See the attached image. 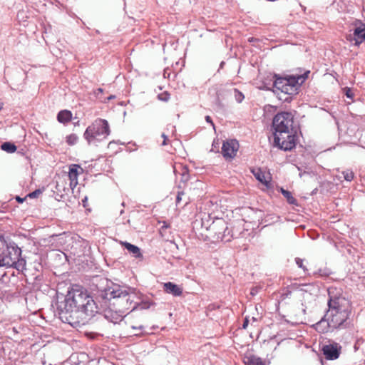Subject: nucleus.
Wrapping results in <instances>:
<instances>
[{
	"mask_svg": "<svg viewBox=\"0 0 365 365\" xmlns=\"http://www.w3.org/2000/svg\"><path fill=\"white\" fill-rule=\"evenodd\" d=\"M327 309L322 319L315 324V329L322 333L329 329H345L351 325L352 304L341 289H328Z\"/></svg>",
	"mask_w": 365,
	"mask_h": 365,
	"instance_id": "1",
	"label": "nucleus"
},
{
	"mask_svg": "<svg viewBox=\"0 0 365 365\" xmlns=\"http://www.w3.org/2000/svg\"><path fill=\"white\" fill-rule=\"evenodd\" d=\"M105 297L110 301L114 309L126 315L128 311L137 309H147L152 304L149 301L135 302L137 298L134 289L113 284L105 290Z\"/></svg>",
	"mask_w": 365,
	"mask_h": 365,
	"instance_id": "2",
	"label": "nucleus"
},
{
	"mask_svg": "<svg viewBox=\"0 0 365 365\" xmlns=\"http://www.w3.org/2000/svg\"><path fill=\"white\" fill-rule=\"evenodd\" d=\"M26 259L21 257V250L14 243L8 245L0 237V267H14L19 272L26 269Z\"/></svg>",
	"mask_w": 365,
	"mask_h": 365,
	"instance_id": "3",
	"label": "nucleus"
},
{
	"mask_svg": "<svg viewBox=\"0 0 365 365\" xmlns=\"http://www.w3.org/2000/svg\"><path fill=\"white\" fill-rule=\"evenodd\" d=\"M56 312L62 322L73 327L83 326L82 317H79L71 292L66 296L58 298L56 302Z\"/></svg>",
	"mask_w": 365,
	"mask_h": 365,
	"instance_id": "4",
	"label": "nucleus"
},
{
	"mask_svg": "<svg viewBox=\"0 0 365 365\" xmlns=\"http://www.w3.org/2000/svg\"><path fill=\"white\" fill-rule=\"evenodd\" d=\"M79 317H82V325L88 321L98 312V308L92 297L87 292L81 290L71 292Z\"/></svg>",
	"mask_w": 365,
	"mask_h": 365,
	"instance_id": "5",
	"label": "nucleus"
},
{
	"mask_svg": "<svg viewBox=\"0 0 365 365\" xmlns=\"http://www.w3.org/2000/svg\"><path fill=\"white\" fill-rule=\"evenodd\" d=\"M110 133L108 122L105 119L97 118L87 127L83 138L88 145L97 146L99 143L106 140Z\"/></svg>",
	"mask_w": 365,
	"mask_h": 365,
	"instance_id": "6",
	"label": "nucleus"
},
{
	"mask_svg": "<svg viewBox=\"0 0 365 365\" xmlns=\"http://www.w3.org/2000/svg\"><path fill=\"white\" fill-rule=\"evenodd\" d=\"M272 127L274 133H285V131L299 129L297 123L294 122V115L291 112H279L273 118Z\"/></svg>",
	"mask_w": 365,
	"mask_h": 365,
	"instance_id": "7",
	"label": "nucleus"
},
{
	"mask_svg": "<svg viewBox=\"0 0 365 365\" xmlns=\"http://www.w3.org/2000/svg\"><path fill=\"white\" fill-rule=\"evenodd\" d=\"M299 129L285 131V133H274V145L284 151L292 150L298 141Z\"/></svg>",
	"mask_w": 365,
	"mask_h": 365,
	"instance_id": "8",
	"label": "nucleus"
},
{
	"mask_svg": "<svg viewBox=\"0 0 365 365\" xmlns=\"http://www.w3.org/2000/svg\"><path fill=\"white\" fill-rule=\"evenodd\" d=\"M207 230L210 232L212 238L217 241L229 242L230 237L226 234V232L230 233L226 222L222 219H217L213 221L209 226Z\"/></svg>",
	"mask_w": 365,
	"mask_h": 365,
	"instance_id": "9",
	"label": "nucleus"
},
{
	"mask_svg": "<svg viewBox=\"0 0 365 365\" xmlns=\"http://www.w3.org/2000/svg\"><path fill=\"white\" fill-rule=\"evenodd\" d=\"M352 25L354 26L352 34L347 36L346 38L354 42L356 46H359L365 40V24L360 20H356Z\"/></svg>",
	"mask_w": 365,
	"mask_h": 365,
	"instance_id": "10",
	"label": "nucleus"
},
{
	"mask_svg": "<svg viewBox=\"0 0 365 365\" xmlns=\"http://www.w3.org/2000/svg\"><path fill=\"white\" fill-rule=\"evenodd\" d=\"M309 74V71H306L302 75H292L285 77L287 81V85H289V87L292 88V95L297 93L298 87L305 81Z\"/></svg>",
	"mask_w": 365,
	"mask_h": 365,
	"instance_id": "11",
	"label": "nucleus"
},
{
	"mask_svg": "<svg viewBox=\"0 0 365 365\" xmlns=\"http://www.w3.org/2000/svg\"><path fill=\"white\" fill-rule=\"evenodd\" d=\"M238 143L235 140L224 142L222 147V154L226 159L233 158L238 150Z\"/></svg>",
	"mask_w": 365,
	"mask_h": 365,
	"instance_id": "12",
	"label": "nucleus"
},
{
	"mask_svg": "<svg viewBox=\"0 0 365 365\" xmlns=\"http://www.w3.org/2000/svg\"><path fill=\"white\" fill-rule=\"evenodd\" d=\"M341 349V346L337 343H333L323 346L322 351L326 359L335 360L339 358Z\"/></svg>",
	"mask_w": 365,
	"mask_h": 365,
	"instance_id": "13",
	"label": "nucleus"
},
{
	"mask_svg": "<svg viewBox=\"0 0 365 365\" xmlns=\"http://www.w3.org/2000/svg\"><path fill=\"white\" fill-rule=\"evenodd\" d=\"M287 81L286 78L277 77L275 76V80L273 83V86L276 90L280 91L286 94L292 95V88L287 85Z\"/></svg>",
	"mask_w": 365,
	"mask_h": 365,
	"instance_id": "14",
	"label": "nucleus"
},
{
	"mask_svg": "<svg viewBox=\"0 0 365 365\" xmlns=\"http://www.w3.org/2000/svg\"><path fill=\"white\" fill-rule=\"evenodd\" d=\"M125 316V315L124 314H121L118 310L113 309L111 308L106 309L104 312L105 318L113 324L121 322Z\"/></svg>",
	"mask_w": 365,
	"mask_h": 365,
	"instance_id": "15",
	"label": "nucleus"
},
{
	"mask_svg": "<svg viewBox=\"0 0 365 365\" xmlns=\"http://www.w3.org/2000/svg\"><path fill=\"white\" fill-rule=\"evenodd\" d=\"M78 169H81L78 165L73 164L69 168L68 172V178L70 180V185L76 186L78 184Z\"/></svg>",
	"mask_w": 365,
	"mask_h": 365,
	"instance_id": "16",
	"label": "nucleus"
},
{
	"mask_svg": "<svg viewBox=\"0 0 365 365\" xmlns=\"http://www.w3.org/2000/svg\"><path fill=\"white\" fill-rule=\"evenodd\" d=\"M163 287L165 292L175 297L180 296L182 293V289L181 287L170 282L165 283Z\"/></svg>",
	"mask_w": 365,
	"mask_h": 365,
	"instance_id": "17",
	"label": "nucleus"
},
{
	"mask_svg": "<svg viewBox=\"0 0 365 365\" xmlns=\"http://www.w3.org/2000/svg\"><path fill=\"white\" fill-rule=\"evenodd\" d=\"M244 363L245 365H265V362L261 358L251 354L245 356Z\"/></svg>",
	"mask_w": 365,
	"mask_h": 365,
	"instance_id": "18",
	"label": "nucleus"
},
{
	"mask_svg": "<svg viewBox=\"0 0 365 365\" xmlns=\"http://www.w3.org/2000/svg\"><path fill=\"white\" fill-rule=\"evenodd\" d=\"M122 246H123L130 253L133 254V255L135 258H139L142 257V253L140 252V250L138 246L132 245L128 242H120Z\"/></svg>",
	"mask_w": 365,
	"mask_h": 365,
	"instance_id": "19",
	"label": "nucleus"
},
{
	"mask_svg": "<svg viewBox=\"0 0 365 365\" xmlns=\"http://www.w3.org/2000/svg\"><path fill=\"white\" fill-rule=\"evenodd\" d=\"M72 113L68 110H61L57 115V120L61 123H67L71 121Z\"/></svg>",
	"mask_w": 365,
	"mask_h": 365,
	"instance_id": "20",
	"label": "nucleus"
},
{
	"mask_svg": "<svg viewBox=\"0 0 365 365\" xmlns=\"http://www.w3.org/2000/svg\"><path fill=\"white\" fill-rule=\"evenodd\" d=\"M1 149L9 153H13L16 150V146L10 142H5L1 145Z\"/></svg>",
	"mask_w": 365,
	"mask_h": 365,
	"instance_id": "21",
	"label": "nucleus"
},
{
	"mask_svg": "<svg viewBox=\"0 0 365 365\" xmlns=\"http://www.w3.org/2000/svg\"><path fill=\"white\" fill-rule=\"evenodd\" d=\"M281 192L283 196L287 199L288 203L291 205H296L297 200L292 196L291 192L286 190L283 188H281Z\"/></svg>",
	"mask_w": 365,
	"mask_h": 365,
	"instance_id": "22",
	"label": "nucleus"
},
{
	"mask_svg": "<svg viewBox=\"0 0 365 365\" xmlns=\"http://www.w3.org/2000/svg\"><path fill=\"white\" fill-rule=\"evenodd\" d=\"M252 173L257 180H259L262 183H267L264 175L260 169H258L256 171H252Z\"/></svg>",
	"mask_w": 365,
	"mask_h": 365,
	"instance_id": "23",
	"label": "nucleus"
},
{
	"mask_svg": "<svg viewBox=\"0 0 365 365\" xmlns=\"http://www.w3.org/2000/svg\"><path fill=\"white\" fill-rule=\"evenodd\" d=\"M341 174L344 180L349 182H351L354 178V174L351 170L347 169L346 170H344L342 171Z\"/></svg>",
	"mask_w": 365,
	"mask_h": 365,
	"instance_id": "24",
	"label": "nucleus"
},
{
	"mask_svg": "<svg viewBox=\"0 0 365 365\" xmlns=\"http://www.w3.org/2000/svg\"><path fill=\"white\" fill-rule=\"evenodd\" d=\"M78 139V136L76 134L73 133L66 137V143L69 145H73L77 143Z\"/></svg>",
	"mask_w": 365,
	"mask_h": 365,
	"instance_id": "25",
	"label": "nucleus"
},
{
	"mask_svg": "<svg viewBox=\"0 0 365 365\" xmlns=\"http://www.w3.org/2000/svg\"><path fill=\"white\" fill-rule=\"evenodd\" d=\"M234 96L237 103H241L245 98L243 93L236 88L234 89Z\"/></svg>",
	"mask_w": 365,
	"mask_h": 365,
	"instance_id": "26",
	"label": "nucleus"
},
{
	"mask_svg": "<svg viewBox=\"0 0 365 365\" xmlns=\"http://www.w3.org/2000/svg\"><path fill=\"white\" fill-rule=\"evenodd\" d=\"M158 98L161 101L167 102L170 99V93L167 91H165L158 94Z\"/></svg>",
	"mask_w": 365,
	"mask_h": 365,
	"instance_id": "27",
	"label": "nucleus"
},
{
	"mask_svg": "<svg viewBox=\"0 0 365 365\" xmlns=\"http://www.w3.org/2000/svg\"><path fill=\"white\" fill-rule=\"evenodd\" d=\"M295 262L297 266L302 268L304 270V272H307L308 270L307 268L304 265V260L302 259L297 257L295 259Z\"/></svg>",
	"mask_w": 365,
	"mask_h": 365,
	"instance_id": "28",
	"label": "nucleus"
},
{
	"mask_svg": "<svg viewBox=\"0 0 365 365\" xmlns=\"http://www.w3.org/2000/svg\"><path fill=\"white\" fill-rule=\"evenodd\" d=\"M181 175H182L181 180L182 182H187L189 180V174H188L187 170L185 168H184L182 169V173Z\"/></svg>",
	"mask_w": 365,
	"mask_h": 365,
	"instance_id": "29",
	"label": "nucleus"
},
{
	"mask_svg": "<svg viewBox=\"0 0 365 365\" xmlns=\"http://www.w3.org/2000/svg\"><path fill=\"white\" fill-rule=\"evenodd\" d=\"M41 194V191L40 190H36L34 192H30L27 197L30 198H36Z\"/></svg>",
	"mask_w": 365,
	"mask_h": 365,
	"instance_id": "30",
	"label": "nucleus"
},
{
	"mask_svg": "<svg viewBox=\"0 0 365 365\" xmlns=\"http://www.w3.org/2000/svg\"><path fill=\"white\" fill-rule=\"evenodd\" d=\"M345 95L347 98L352 99L354 97V92L350 88L346 87L344 88Z\"/></svg>",
	"mask_w": 365,
	"mask_h": 365,
	"instance_id": "31",
	"label": "nucleus"
},
{
	"mask_svg": "<svg viewBox=\"0 0 365 365\" xmlns=\"http://www.w3.org/2000/svg\"><path fill=\"white\" fill-rule=\"evenodd\" d=\"M314 275H319L321 277L328 276L329 272H326L325 270H322V269H319L317 272L314 273Z\"/></svg>",
	"mask_w": 365,
	"mask_h": 365,
	"instance_id": "32",
	"label": "nucleus"
},
{
	"mask_svg": "<svg viewBox=\"0 0 365 365\" xmlns=\"http://www.w3.org/2000/svg\"><path fill=\"white\" fill-rule=\"evenodd\" d=\"M161 137L163 138L161 145L165 146V145H168V136L165 133H162Z\"/></svg>",
	"mask_w": 365,
	"mask_h": 365,
	"instance_id": "33",
	"label": "nucleus"
},
{
	"mask_svg": "<svg viewBox=\"0 0 365 365\" xmlns=\"http://www.w3.org/2000/svg\"><path fill=\"white\" fill-rule=\"evenodd\" d=\"M184 195V192H178V195H177V197H176V204L178 205L181 200H182V196Z\"/></svg>",
	"mask_w": 365,
	"mask_h": 365,
	"instance_id": "34",
	"label": "nucleus"
},
{
	"mask_svg": "<svg viewBox=\"0 0 365 365\" xmlns=\"http://www.w3.org/2000/svg\"><path fill=\"white\" fill-rule=\"evenodd\" d=\"M248 324H249V319H247V317H245V320L243 322V324H242V328L246 329L248 326Z\"/></svg>",
	"mask_w": 365,
	"mask_h": 365,
	"instance_id": "35",
	"label": "nucleus"
},
{
	"mask_svg": "<svg viewBox=\"0 0 365 365\" xmlns=\"http://www.w3.org/2000/svg\"><path fill=\"white\" fill-rule=\"evenodd\" d=\"M131 329L133 330H143L144 329V327L143 325L131 326Z\"/></svg>",
	"mask_w": 365,
	"mask_h": 365,
	"instance_id": "36",
	"label": "nucleus"
},
{
	"mask_svg": "<svg viewBox=\"0 0 365 365\" xmlns=\"http://www.w3.org/2000/svg\"><path fill=\"white\" fill-rule=\"evenodd\" d=\"M205 120H206L207 123H210V124L214 127V123H213V122H212V118H211V117H210V116L207 115V116L205 117Z\"/></svg>",
	"mask_w": 365,
	"mask_h": 365,
	"instance_id": "37",
	"label": "nucleus"
},
{
	"mask_svg": "<svg viewBox=\"0 0 365 365\" xmlns=\"http://www.w3.org/2000/svg\"><path fill=\"white\" fill-rule=\"evenodd\" d=\"M16 200L17 202L21 203V202H23L24 201L25 198H21L19 196H16Z\"/></svg>",
	"mask_w": 365,
	"mask_h": 365,
	"instance_id": "38",
	"label": "nucleus"
},
{
	"mask_svg": "<svg viewBox=\"0 0 365 365\" xmlns=\"http://www.w3.org/2000/svg\"><path fill=\"white\" fill-rule=\"evenodd\" d=\"M225 64V62L224 61H222L220 65V68H223V66Z\"/></svg>",
	"mask_w": 365,
	"mask_h": 365,
	"instance_id": "39",
	"label": "nucleus"
},
{
	"mask_svg": "<svg viewBox=\"0 0 365 365\" xmlns=\"http://www.w3.org/2000/svg\"><path fill=\"white\" fill-rule=\"evenodd\" d=\"M97 91H98V93H103V89L99 88H98Z\"/></svg>",
	"mask_w": 365,
	"mask_h": 365,
	"instance_id": "40",
	"label": "nucleus"
},
{
	"mask_svg": "<svg viewBox=\"0 0 365 365\" xmlns=\"http://www.w3.org/2000/svg\"><path fill=\"white\" fill-rule=\"evenodd\" d=\"M167 227H168V225H164L161 227V229H162V230H163L164 228H167Z\"/></svg>",
	"mask_w": 365,
	"mask_h": 365,
	"instance_id": "41",
	"label": "nucleus"
},
{
	"mask_svg": "<svg viewBox=\"0 0 365 365\" xmlns=\"http://www.w3.org/2000/svg\"><path fill=\"white\" fill-rule=\"evenodd\" d=\"M115 98V96H110V97H108V98L110 100V99H113V98Z\"/></svg>",
	"mask_w": 365,
	"mask_h": 365,
	"instance_id": "42",
	"label": "nucleus"
},
{
	"mask_svg": "<svg viewBox=\"0 0 365 365\" xmlns=\"http://www.w3.org/2000/svg\"><path fill=\"white\" fill-rule=\"evenodd\" d=\"M252 320L253 322H256V321H257V319H256V318H255V317H252Z\"/></svg>",
	"mask_w": 365,
	"mask_h": 365,
	"instance_id": "43",
	"label": "nucleus"
},
{
	"mask_svg": "<svg viewBox=\"0 0 365 365\" xmlns=\"http://www.w3.org/2000/svg\"><path fill=\"white\" fill-rule=\"evenodd\" d=\"M1 108H2V107H1V106H0V110H1Z\"/></svg>",
	"mask_w": 365,
	"mask_h": 365,
	"instance_id": "44",
	"label": "nucleus"
}]
</instances>
